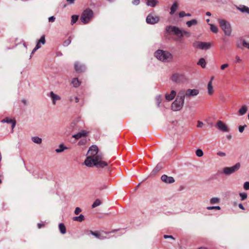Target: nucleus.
<instances>
[{
  "mask_svg": "<svg viewBox=\"0 0 249 249\" xmlns=\"http://www.w3.org/2000/svg\"><path fill=\"white\" fill-rule=\"evenodd\" d=\"M197 65L200 66L202 68H204L206 66V61L203 58H200L197 62Z\"/></svg>",
  "mask_w": 249,
  "mask_h": 249,
  "instance_id": "7c9ffc66",
  "label": "nucleus"
},
{
  "mask_svg": "<svg viewBox=\"0 0 249 249\" xmlns=\"http://www.w3.org/2000/svg\"><path fill=\"white\" fill-rule=\"evenodd\" d=\"M197 24V21L195 19H193L190 21H188L186 22V24L188 27H190L193 25H196Z\"/></svg>",
  "mask_w": 249,
  "mask_h": 249,
  "instance_id": "72a5a7b5",
  "label": "nucleus"
},
{
  "mask_svg": "<svg viewBox=\"0 0 249 249\" xmlns=\"http://www.w3.org/2000/svg\"><path fill=\"white\" fill-rule=\"evenodd\" d=\"M220 207L219 206H209L207 207V209L209 210L216 209L219 210H220Z\"/></svg>",
  "mask_w": 249,
  "mask_h": 249,
  "instance_id": "79ce46f5",
  "label": "nucleus"
},
{
  "mask_svg": "<svg viewBox=\"0 0 249 249\" xmlns=\"http://www.w3.org/2000/svg\"><path fill=\"white\" fill-rule=\"evenodd\" d=\"M40 44H44L46 42L45 36H42L40 39L38 41Z\"/></svg>",
  "mask_w": 249,
  "mask_h": 249,
  "instance_id": "ea45409f",
  "label": "nucleus"
},
{
  "mask_svg": "<svg viewBox=\"0 0 249 249\" xmlns=\"http://www.w3.org/2000/svg\"><path fill=\"white\" fill-rule=\"evenodd\" d=\"M166 31L170 34L176 35L177 36L180 37L183 36H189V33L186 31H182L178 28L175 26H170L166 28Z\"/></svg>",
  "mask_w": 249,
  "mask_h": 249,
  "instance_id": "20e7f679",
  "label": "nucleus"
},
{
  "mask_svg": "<svg viewBox=\"0 0 249 249\" xmlns=\"http://www.w3.org/2000/svg\"><path fill=\"white\" fill-rule=\"evenodd\" d=\"M1 122L2 123H8V124H12V129H13L15 125H16V122L15 120H12L10 118H6L4 119H3L2 121H1Z\"/></svg>",
  "mask_w": 249,
  "mask_h": 249,
  "instance_id": "6ab92c4d",
  "label": "nucleus"
},
{
  "mask_svg": "<svg viewBox=\"0 0 249 249\" xmlns=\"http://www.w3.org/2000/svg\"><path fill=\"white\" fill-rule=\"evenodd\" d=\"M203 123L200 121H198L197 122V127H202L203 125Z\"/></svg>",
  "mask_w": 249,
  "mask_h": 249,
  "instance_id": "3c124183",
  "label": "nucleus"
},
{
  "mask_svg": "<svg viewBox=\"0 0 249 249\" xmlns=\"http://www.w3.org/2000/svg\"><path fill=\"white\" fill-rule=\"evenodd\" d=\"M156 100H157V104H158V106H159V105L161 102V96H159L157 97Z\"/></svg>",
  "mask_w": 249,
  "mask_h": 249,
  "instance_id": "a18cd8bd",
  "label": "nucleus"
},
{
  "mask_svg": "<svg viewBox=\"0 0 249 249\" xmlns=\"http://www.w3.org/2000/svg\"><path fill=\"white\" fill-rule=\"evenodd\" d=\"M216 128L223 132H229L230 131V129L228 126L223 121L218 120L216 124Z\"/></svg>",
  "mask_w": 249,
  "mask_h": 249,
  "instance_id": "1a4fd4ad",
  "label": "nucleus"
},
{
  "mask_svg": "<svg viewBox=\"0 0 249 249\" xmlns=\"http://www.w3.org/2000/svg\"><path fill=\"white\" fill-rule=\"evenodd\" d=\"M84 219H85V217H84V215H83V214H80L79 216H75L72 218V220L73 221H78V222H80L84 221Z\"/></svg>",
  "mask_w": 249,
  "mask_h": 249,
  "instance_id": "a878e982",
  "label": "nucleus"
},
{
  "mask_svg": "<svg viewBox=\"0 0 249 249\" xmlns=\"http://www.w3.org/2000/svg\"><path fill=\"white\" fill-rule=\"evenodd\" d=\"M217 155H218L219 156H220L221 157H224V156H226V154L225 153L222 152H218Z\"/></svg>",
  "mask_w": 249,
  "mask_h": 249,
  "instance_id": "6e6d98bb",
  "label": "nucleus"
},
{
  "mask_svg": "<svg viewBox=\"0 0 249 249\" xmlns=\"http://www.w3.org/2000/svg\"><path fill=\"white\" fill-rule=\"evenodd\" d=\"M60 232L62 234H65L66 232V227L63 223H60L58 226Z\"/></svg>",
  "mask_w": 249,
  "mask_h": 249,
  "instance_id": "cd10ccee",
  "label": "nucleus"
},
{
  "mask_svg": "<svg viewBox=\"0 0 249 249\" xmlns=\"http://www.w3.org/2000/svg\"><path fill=\"white\" fill-rule=\"evenodd\" d=\"M243 45L249 49V43L246 42L245 41H243Z\"/></svg>",
  "mask_w": 249,
  "mask_h": 249,
  "instance_id": "603ef678",
  "label": "nucleus"
},
{
  "mask_svg": "<svg viewBox=\"0 0 249 249\" xmlns=\"http://www.w3.org/2000/svg\"><path fill=\"white\" fill-rule=\"evenodd\" d=\"M146 22L149 24H155L159 20V18L157 16H154L152 15H149L146 18Z\"/></svg>",
  "mask_w": 249,
  "mask_h": 249,
  "instance_id": "4468645a",
  "label": "nucleus"
},
{
  "mask_svg": "<svg viewBox=\"0 0 249 249\" xmlns=\"http://www.w3.org/2000/svg\"><path fill=\"white\" fill-rule=\"evenodd\" d=\"M229 66V65L228 64H223L220 67V69L221 70H225L226 68H228Z\"/></svg>",
  "mask_w": 249,
  "mask_h": 249,
  "instance_id": "49530a36",
  "label": "nucleus"
},
{
  "mask_svg": "<svg viewBox=\"0 0 249 249\" xmlns=\"http://www.w3.org/2000/svg\"><path fill=\"white\" fill-rule=\"evenodd\" d=\"M82 212V209L79 207H76L74 210V213L76 215L79 214Z\"/></svg>",
  "mask_w": 249,
  "mask_h": 249,
  "instance_id": "37998d69",
  "label": "nucleus"
},
{
  "mask_svg": "<svg viewBox=\"0 0 249 249\" xmlns=\"http://www.w3.org/2000/svg\"><path fill=\"white\" fill-rule=\"evenodd\" d=\"M32 141L37 144H40L42 142V139L41 138L35 136L32 138Z\"/></svg>",
  "mask_w": 249,
  "mask_h": 249,
  "instance_id": "c85d7f7f",
  "label": "nucleus"
},
{
  "mask_svg": "<svg viewBox=\"0 0 249 249\" xmlns=\"http://www.w3.org/2000/svg\"><path fill=\"white\" fill-rule=\"evenodd\" d=\"M171 80L176 83L182 82L186 80L184 75L182 74L175 73L172 75Z\"/></svg>",
  "mask_w": 249,
  "mask_h": 249,
  "instance_id": "9b49d317",
  "label": "nucleus"
},
{
  "mask_svg": "<svg viewBox=\"0 0 249 249\" xmlns=\"http://www.w3.org/2000/svg\"><path fill=\"white\" fill-rule=\"evenodd\" d=\"M211 30L213 32L216 33L218 32V28L216 26L213 24H211Z\"/></svg>",
  "mask_w": 249,
  "mask_h": 249,
  "instance_id": "c9c22d12",
  "label": "nucleus"
},
{
  "mask_svg": "<svg viewBox=\"0 0 249 249\" xmlns=\"http://www.w3.org/2000/svg\"><path fill=\"white\" fill-rule=\"evenodd\" d=\"M238 206L240 209H241L242 210H245V208L244 207V206H243V205L242 204H239Z\"/></svg>",
  "mask_w": 249,
  "mask_h": 249,
  "instance_id": "0e129e2a",
  "label": "nucleus"
},
{
  "mask_svg": "<svg viewBox=\"0 0 249 249\" xmlns=\"http://www.w3.org/2000/svg\"><path fill=\"white\" fill-rule=\"evenodd\" d=\"M132 3L134 5H137L140 3V0H133Z\"/></svg>",
  "mask_w": 249,
  "mask_h": 249,
  "instance_id": "5fc2aeb1",
  "label": "nucleus"
},
{
  "mask_svg": "<svg viewBox=\"0 0 249 249\" xmlns=\"http://www.w3.org/2000/svg\"><path fill=\"white\" fill-rule=\"evenodd\" d=\"M146 4L148 6L151 7H155L157 4L158 1L157 0H146Z\"/></svg>",
  "mask_w": 249,
  "mask_h": 249,
  "instance_id": "bb28decb",
  "label": "nucleus"
},
{
  "mask_svg": "<svg viewBox=\"0 0 249 249\" xmlns=\"http://www.w3.org/2000/svg\"><path fill=\"white\" fill-rule=\"evenodd\" d=\"M86 143V141L85 140H80L78 143V144L79 145H84Z\"/></svg>",
  "mask_w": 249,
  "mask_h": 249,
  "instance_id": "8fccbe9b",
  "label": "nucleus"
},
{
  "mask_svg": "<svg viewBox=\"0 0 249 249\" xmlns=\"http://www.w3.org/2000/svg\"><path fill=\"white\" fill-rule=\"evenodd\" d=\"M36 47V49H39L41 47L40 43L38 41H37Z\"/></svg>",
  "mask_w": 249,
  "mask_h": 249,
  "instance_id": "052dcab7",
  "label": "nucleus"
},
{
  "mask_svg": "<svg viewBox=\"0 0 249 249\" xmlns=\"http://www.w3.org/2000/svg\"><path fill=\"white\" fill-rule=\"evenodd\" d=\"M110 160L99 151L98 147L94 145V168L99 173L109 174L111 167Z\"/></svg>",
  "mask_w": 249,
  "mask_h": 249,
  "instance_id": "f257e3e1",
  "label": "nucleus"
},
{
  "mask_svg": "<svg viewBox=\"0 0 249 249\" xmlns=\"http://www.w3.org/2000/svg\"><path fill=\"white\" fill-rule=\"evenodd\" d=\"M193 46L196 48L206 50L211 47L212 44L210 42L195 41L193 43Z\"/></svg>",
  "mask_w": 249,
  "mask_h": 249,
  "instance_id": "6e6552de",
  "label": "nucleus"
},
{
  "mask_svg": "<svg viewBox=\"0 0 249 249\" xmlns=\"http://www.w3.org/2000/svg\"><path fill=\"white\" fill-rule=\"evenodd\" d=\"M71 84L74 88H77L80 85L81 82L77 78H74L72 80Z\"/></svg>",
  "mask_w": 249,
  "mask_h": 249,
  "instance_id": "5701e85b",
  "label": "nucleus"
},
{
  "mask_svg": "<svg viewBox=\"0 0 249 249\" xmlns=\"http://www.w3.org/2000/svg\"><path fill=\"white\" fill-rule=\"evenodd\" d=\"M218 22L220 27L224 31L225 35L228 36H231V28L230 23L223 19H219Z\"/></svg>",
  "mask_w": 249,
  "mask_h": 249,
  "instance_id": "423d86ee",
  "label": "nucleus"
},
{
  "mask_svg": "<svg viewBox=\"0 0 249 249\" xmlns=\"http://www.w3.org/2000/svg\"><path fill=\"white\" fill-rule=\"evenodd\" d=\"M88 132L86 131L82 130L77 133L72 135V137L78 140L82 137H85L87 136Z\"/></svg>",
  "mask_w": 249,
  "mask_h": 249,
  "instance_id": "f3484780",
  "label": "nucleus"
},
{
  "mask_svg": "<svg viewBox=\"0 0 249 249\" xmlns=\"http://www.w3.org/2000/svg\"><path fill=\"white\" fill-rule=\"evenodd\" d=\"M74 69L76 72L82 73L86 71V67L84 64H79L78 62H75L74 64Z\"/></svg>",
  "mask_w": 249,
  "mask_h": 249,
  "instance_id": "f8f14e48",
  "label": "nucleus"
},
{
  "mask_svg": "<svg viewBox=\"0 0 249 249\" xmlns=\"http://www.w3.org/2000/svg\"><path fill=\"white\" fill-rule=\"evenodd\" d=\"M88 153L90 155L85 160L84 164L87 167H91L93 166V145L90 146Z\"/></svg>",
  "mask_w": 249,
  "mask_h": 249,
  "instance_id": "0eeeda50",
  "label": "nucleus"
},
{
  "mask_svg": "<svg viewBox=\"0 0 249 249\" xmlns=\"http://www.w3.org/2000/svg\"><path fill=\"white\" fill-rule=\"evenodd\" d=\"M87 234L88 235H90V234H91V235H93V231H87Z\"/></svg>",
  "mask_w": 249,
  "mask_h": 249,
  "instance_id": "bf43d9fd",
  "label": "nucleus"
},
{
  "mask_svg": "<svg viewBox=\"0 0 249 249\" xmlns=\"http://www.w3.org/2000/svg\"><path fill=\"white\" fill-rule=\"evenodd\" d=\"M179 16L180 18H183L186 16V13L184 11H181L179 13Z\"/></svg>",
  "mask_w": 249,
  "mask_h": 249,
  "instance_id": "864d4df0",
  "label": "nucleus"
},
{
  "mask_svg": "<svg viewBox=\"0 0 249 249\" xmlns=\"http://www.w3.org/2000/svg\"><path fill=\"white\" fill-rule=\"evenodd\" d=\"M164 238H165V239L168 238H170L173 239L174 240L175 239V238L172 235H164Z\"/></svg>",
  "mask_w": 249,
  "mask_h": 249,
  "instance_id": "4d7b16f0",
  "label": "nucleus"
},
{
  "mask_svg": "<svg viewBox=\"0 0 249 249\" xmlns=\"http://www.w3.org/2000/svg\"><path fill=\"white\" fill-rule=\"evenodd\" d=\"M161 179L163 182L167 183H172L175 182L174 178L172 177H168L166 175H163L161 177Z\"/></svg>",
  "mask_w": 249,
  "mask_h": 249,
  "instance_id": "dca6fc26",
  "label": "nucleus"
},
{
  "mask_svg": "<svg viewBox=\"0 0 249 249\" xmlns=\"http://www.w3.org/2000/svg\"><path fill=\"white\" fill-rule=\"evenodd\" d=\"M155 56L162 61H169L172 58V54L168 52L161 50L157 51L155 53Z\"/></svg>",
  "mask_w": 249,
  "mask_h": 249,
  "instance_id": "7ed1b4c3",
  "label": "nucleus"
},
{
  "mask_svg": "<svg viewBox=\"0 0 249 249\" xmlns=\"http://www.w3.org/2000/svg\"><path fill=\"white\" fill-rule=\"evenodd\" d=\"M75 0H67V1L69 3V4H73Z\"/></svg>",
  "mask_w": 249,
  "mask_h": 249,
  "instance_id": "e2e57ef3",
  "label": "nucleus"
},
{
  "mask_svg": "<svg viewBox=\"0 0 249 249\" xmlns=\"http://www.w3.org/2000/svg\"><path fill=\"white\" fill-rule=\"evenodd\" d=\"M44 226V224H42V223H38V224H37V227H38V228H39V229H40Z\"/></svg>",
  "mask_w": 249,
  "mask_h": 249,
  "instance_id": "680f3d73",
  "label": "nucleus"
},
{
  "mask_svg": "<svg viewBox=\"0 0 249 249\" xmlns=\"http://www.w3.org/2000/svg\"><path fill=\"white\" fill-rule=\"evenodd\" d=\"M220 201V199L217 197H213L211 199L210 203L211 204L218 203Z\"/></svg>",
  "mask_w": 249,
  "mask_h": 249,
  "instance_id": "f704fd0d",
  "label": "nucleus"
},
{
  "mask_svg": "<svg viewBox=\"0 0 249 249\" xmlns=\"http://www.w3.org/2000/svg\"><path fill=\"white\" fill-rule=\"evenodd\" d=\"M178 4L177 2L174 3L172 7H171V11L170 14L171 15L173 14L178 8Z\"/></svg>",
  "mask_w": 249,
  "mask_h": 249,
  "instance_id": "c756f323",
  "label": "nucleus"
},
{
  "mask_svg": "<svg viewBox=\"0 0 249 249\" xmlns=\"http://www.w3.org/2000/svg\"><path fill=\"white\" fill-rule=\"evenodd\" d=\"M237 9L243 13H249V8L245 5L240 6L237 7Z\"/></svg>",
  "mask_w": 249,
  "mask_h": 249,
  "instance_id": "b1692460",
  "label": "nucleus"
},
{
  "mask_svg": "<svg viewBox=\"0 0 249 249\" xmlns=\"http://www.w3.org/2000/svg\"><path fill=\"white\" fill-rule=\"evenodd\" d=\"M240 167V163H236L234 166L231 167H226L224 169V173L227 175L231 174L237 171Z\"/></svg>",
  "mask_w": 249,
  "mask_h": 249,
  "instance_id": "9d476101",
  "label": "nucleus"
},
{
  "mask_svg": "<svg viewBox=\"0 0 249 249\" xmlns=\"http://www.w3.org/2000/svg\"><path fill=\"white\" fill-rule=\"evenodd\" d=\"M102 203V200L100 199H96L94 200V207L99 206Z\"/></svg>",
  "mask_w": 249,
  "mask_h": 249,
  "instance_id": "58836bf2",
  "label": "nucleus"
},
{
  "mask_svg": "<svg viewBox=\"0 0 249 249\" xmlns=\"http://www.w3.org/2000/svg\"><path fill=\"white\" fill-rule=\"evenodd\" d=\"M242 61V59L240 58V57L238 55L235 56V62L236 63H240Z\"/></svg>",
  "mask_w": 249,
  "mask_h": 249,
  "instance_id": "de8ad7c7",
  "label": "nucleus"
},
{
  "mask_svg": "<svg viewBox=\"0 0 249 249\" xmlns=\"http://www.w3.org/2000/svg\"><path fill=\"white\" fill-rule=\"evenodd\" d=\"M49 96L52 99L53 105H55L56 101L60 100L61 99V97L59 95L54 94L53 91H51L50 92Z\"/></svg>",
  "mask_w": 249,
  "mask_h": 249,
  "instance_id": "a211bd4d",
  "label": "nucleus"
},
{
  "mask_svg": "<svg viewBox=\"0 0 249 249\" xmlns=\"http://www.w3.org/2000/svg\"><path fill=\"white\" fill-rule=\"evenodd\" d=\"M49 21L51 22H53L55 21V17L54 16H52L49 18Z\"/></svg>",
  "mask_w": 249,
  "mask_h": 249,
  "instance_id": "09e8293b",
  "label": "nucleus"
},
{
  "mask_svg": "<svg viewBox=\"0 0 249 249\" xmlns=\"http://www.w3.org/2000/svg\"><path fill=\"white\" fill-rule=\"evenodd\" d=\"M244 188L246 190H249V182H246L244 184Z\"/></svg>",
  "mask_w": 249,
  "mask_h": 249,
  "instance_id": "c03bdc74",
  "label": "nucleus"
},
{
  "mask_svg": "<svg viewBox=\"0 0 249 249\" xmlns=\"http://www.w3.org/2000/svg\"><path fill=\"white\" fill-rule=\"evenodd\" d=\"M74 96H71V97H70L69 100H70V102H72L74 100Z\"/></svg>",
  "mask_w": 249,
  "mask_h": 249,
  "instance_id": "69168bd1",
  "label": "nucleus"
},
{
  "mask_svg": "<svg viewBox=\"0 0 249 249\" xmlns=\"http://www.w3.org/2000/svg\"><path fill=\"white\" fill-rule=\"evenodd\" d=\"M68 148L65 146L63 144H60L59 145V148L55 149V152L56 153H61Z\"/></svg>",
  "mask_w": 249,
  "mask_h": 249,
  "instance_id": "393cba45",
  "label": "nucleus"
},
{
  "mask_svg": "<svg viewBox=\"0 0 249 249\" xmlns=\"http://www.w3.org/2000/svg\"><path fill=\"white\" fill-rule=\"evenodd\" d=\"M208 93L209 95H212L214 93V89L212 82H209L207 86Z\"/></svg>",
  "mask_w": 249,
  "mask_h": 249,
  "instance_id": "412c9836",
  "label": "nucleus"
},
{
  "mask_svg": "<svg viewBox=\"0 0 249 249\" xmlns=\"http://www.w3.org/2000/svg\"><path fill=\"white\" fill-rule=\"evenodd\" d=\"M107 233L104 231H94V236L99 239H104L107 236Z\"/></svg>",
  "mask_w": 249,
  "mask_h": 249,
  "instance_id": "2eb2a0df",
  "label": "nucleus"
},
{
  "mask_svg": "<svg viewBox=\"0 0 249 249\" xmlns=\"http://www.w3.org/2000/svg\"><path fill=\"white\" fill-rule=\"evenodd\" d=\"M93 15V11L89 9L85 10L81 14L80 20L83 24L88 23Z\"/></svg>",
  "mask_w": 249,
  "mask_h": 249,
  "instance_id": "39448f33",
  "label": "nucleus"
},
{
  "mask_svg": "<svg viewBox=\"0 0 249 249\" xmlns=\"http://www.w3.org/2000/svg\"><path fill=\"white\" fill-rule=\"evenodd\" d=\"M196 155L199 157H202L203 155V152L201 149H197L196 152Z\"/></svg>",
  "mask_w": 249,
  "mask_h": 249,
  "instance_id": "4c0bfd02",
  "label": "nucleus"
},
{
  "mask_svg": "<svg viewBox=\"0 0 249 249\" xmlns=\"http://www.w3.org/2000/svg\"><path fill=\"white\" fill-rule=\"evenodd\" d=\"M248 110V107L246 105L242 106L238 111L239 114L240 115H244Z\"/></svg>",
  "mask_w": 249,
  "mask_h": 249,
  "instance_id": "4be33fe9",
  "label": "nucleus"
},
{
  "mask_svg": "<svg viewBox=\"0 0 249 249\" xmlns=\"http://www.w3.org/2000/svg\"><path fill=\"white\" fill-rule=\"evenodd\" d=\"M199 93V90L196 89H188L187 90H184L185 97H190L197 95Z\"/></svg>",
  "mask_w": 249,
  "mask_h": 249,
  "instance_id": "ddd939ff",
  "label": "nucleus"
},
{
  "mask_svg": "<svg viewBox=\"0 0 249 249\" xmlns=\"http://www.w3.org/2000/svg\"><path fill=\"white\" fill-rule=\"evenodd\" d=\"M79 18V16L78 15H72L71 16V24L73 25L74 23H76Z\"/></svg>",
  "mask_w": 249,
  "mask_h": 249,
  "instance_id": "2f4dec72",
  "label": "nucleus"
},
{
  "mask_svg": "<svg viewBox=\"0 0 249 249\" xmlns=\"http://www.w3.org/2000/svg\"><path fill=\"white\" fill-rule=\"evenodd\" d=\"M37 50H38V49H36V48L35 47L31 53V55L34 54Z\"/></svg>",
  "mask_w": 249,
  "mask_h": 249,
  "instance_id": "774afa93",
  "label": "nucleus"
},
{
  "mask_svg": "<svg viewBox=\"0 0 249 249\" xmlns=\"http://www.w3.org/2000/svg\"><path fill=\"white\" fill-rule=\"evenodd\" d=\"M71 43V40L70 38H68L65 40L63 42V46L65 47L68 46Z\"/></svg>",
  "mask_w": 249,
  "mask_h": 249,
  "instance_id": "a19ab883",
  "label": "nucleus"
},
{
  "mask_svg": "<svg viewBox=\"0 0 249 249\" xmlns=\"http://www.w3.org/2000/svg\"><path fill=\"white\" fill-rule=\"evenodd\" d=\"M244 130V126H240L239 127V131L240 132L242 133L243 132Z\"/></svg>",
  "mask_w": 249,
  "mask_h": 249,
  "instance_id": "13d9d810",
  "label": "nucleus"
},
{
  "mask_svg": "<svg viewBox=\"0 0 249 249\" xmlns=\"http://www.w3.org/2000/svg\"><path fill=\"white\" fill-rule=\"evenodd\" d=\"M241 200H244L247 198V194L246 193H241L239 194Z\"/></svg>",
  "mask_w": 249,
  "mask_h": 249,
  "instance_id": "e433bc0d",
  "label": "nucleus"
},
{
  "mask_svg": "<svg viewBox=\"0 0 249 249\" xmlns=\"http://www.w3.org/2000/svg\"><path fill=\"white\" fill-rule=\"evenodd\" d=\"M74 98L76 103H78L79 102V98L77 96H74Z\"/></svg>",
  "mask_w": 249,
  "mask_h": 249,
  "instance_id": "338daca9",
  "label": "nucleus"
},
{
  "mask_svg": "<svg viewBox=\"0 0 249 249\" xmlns=\"http://www.w3.org/2000/svg\"><path fill=\"white\" fill-rule=\"evenodd\" d=\"M176 95V92L175 90H172L170 94L166 93L165 95V98L168 101L172 100Z\"/></svg>",
  "mask_w": 249,
  "mask_h": 249,
  "instance_id": "aec40b11",
  "label": "nucleus"
},
{
  "mask_svg": "<svg viewBox=\"0 0 249 249\" xmlns=\"http://www.w3.org/2000/svg\"><path fill=\"white\" fill-rule=\"evenodd\" d=\"M184 98V90H181L178 92L176 99L172 103L171 106L172 109L174 111L180 110L183 106Z\"/></svg>",
  "mask_w": 249,
  "mask_h": 249,
  "instance_id": "f03ea898",
  "label": "nucleus"
},
{
  "mask_svg": "<svg viewBox=\"0 0 249 249\" xmlns=\"http://www.w3.org/2000/svg\"><path fill=\"white\" fill-rule=\"evenodd\" d=\"M71 126L72 128L73 131L79 129V126L78 125V123H75L74 122H72L71 124Z\"/></svg>",
  "mask_w": 249,
  "mask_h": 249,
  "instance_id": "473e14b6",
  "label": "nucleus"
}]
</instances>
